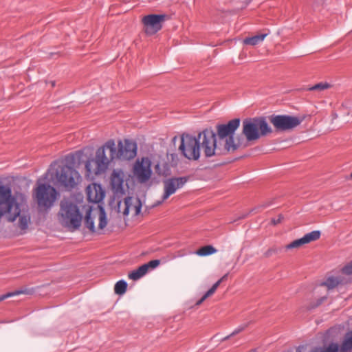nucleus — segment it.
Masks as SVG:
<instances>
[{"instance_id": "1", "label": "nucleus", "mask_w": 352, "mask_h": 352, "mask_svg": "<svg viewBox=\"0 0 352 352\" xmlns=\"http://www.w3.org/2000/svg\"><path fill=\"white\" fill-rule=\"evenodd\" d=\"M137 144L130 140L118 141V147L113 140H108L102 147L97 149L96 157L88 160L85 168L88 174L98 175L104 172L109 163L117 159L131 160L137 154Z\"/></svg>"}, {"instance_id": "2", "label": "nucleus", "mask_w": 352, "mask_h": 352, "mask_svg": "<svg viewBox=\"0 0 352 352\" xmlns=\"http://www.w3.org/2000/svg\"><path fill=\"white\" fill-rule=\"evenodd\" d=\"M241 123L240 118H234L226 124L216 126L214 135L228 154L234 153L241 146L239 138L235 140L234 134Z\"/></svg>"}, {"instance_id": "3", "label": "nucleus", "mask_w": 352, "mask_h": 352, "mask_svg": "<svg viewBox=\"0 0 352 352\" xmlns=\"http://www.w3.org/2000/svg\"><path fill=\"white\" fill-rule=\"evenodd\" d=\"M200 151H202L206 158L220 157L228 155L214 135V131L206 128L199 133Z\"/></svg>"}, {"instance_id": "4", "label": "nucleus", "mask_w": 352, "mask_h": 352, "mask_svg": "<svg viewBox=\"0 0 352 352\" xmlns=\"http://www.w3.org/2000/svg\"><path fill=\"white\" fill-rule=\"evenodd\" d=\"M60 220L67 228L78 229L81 225L82 214L77 204L69 198H64L60 201Z\"/></svg>"}, {"instance_id": "5", "label": "nucleus", "mask_w": 352, "mask_h": 352, "mask_svg": "<svg viewBox=\"0 0 352 352\" xmlns=\"http://www.w3.org/2000/svg\"><path fill=\"white\" fill-rule=\"evenodd\" d=\"M179 151L188 160H198L201 155L199 134L197 136L183 134L181 137Z\"/></svg>"}, {"instance_id": "6", "label": "nucleus", "mask_w": 352, "mask_h": 352, "mask_svg": "<svg viewBox=\"0 0 352 352\" xmlns=\"http://www.w3.org/2000/svg\"><path fill=\"white\" fill-rule=\"evenodd\" d=\"M57 183L60 186H63L68 190L74 188L80 176L78 172L68 165L59 166L55 173Z\"/></svg>"}, {"instance_id": "7", "label": "nucleus", "mask_w": 352, "mask_h": 352, "mask_svg": "<svg viewBox=\"0 0 352 352\" xmlns=\"http://www.w3.org/2000/svg\"><path fill=\"white\" fill-rule=\"evenodd\" d=\"M57 191L50 184H38L35 189V199L41 208L50 209L55 202Z\"/></svg>"}, {"instance_id": "8", "label": "nucleus", "mask_w": 352, "mask_h": 352, "mask_svg": "<svg viewBox=\"0 0 352 352\" xmlns=\"http://www.w3.org/2000/svg\"><path fill=\"white\" fill-rule=\"evenodd\" d=\"M270 122L279 131L292 129L300 124V120L289 115H272L270 117Z\"/></svg>"}, {"instance_id": "9", "label": "nucleus", "mask_w": 352, "mask_h": 352, "mask_svg": "<svg viewBox=\"0 0 352 352\" xmlns=\"http://www.w3.org/2000/svg\"><path fill=\"white\" fill-rule=\"evenodd\" d=\"M16 204L18 203L12 196L10 187L0 184V218L8 212H11Z\"/></svg>"}, {"instance_id": "10", "label": "nucleus", "mask_w": 352, "mask_h": 352, "mask_svg": "<svg viewBox=\"0 0 352 352\" xmlns=\"http://www.w3.org/2000/svg\"><path fill=\"white\" fill-rule=\"evenodd\" d=\"M189 177H173L164 180V194L162 201L166 200L170 195L175 193L177 190L180 189L188 182Z\"/></svg>"}, {"instance_id": "11", "label": "nucleus", "mask_w": 352, "mask_h": 352, "mask_svg": "<svg viewBox=\"0 0 352 352\" xmlns=\"http://www.w3.org/2000/svg\"><path fill=\"white\" fill-rule=\"evenodd\" d=\"M133 173L140 183L148 181L152 175L151 160L148 157H142L141 161H138L134 166Z\"/></svg>"}, {"instance_id": "12", "label": "nucleus", "mask_w": 352, "mask_h": 352, "mask_svg": "<svg viewBox=\"0 0 352 352\" xmlns=\"http://www.w3.org/2000/svg\"><path fill=\"white\" fill-rule=\"evenodd\" d=\"M8 220L10 222H13L16 219L19 218V227L21 230H25L28 227V224L30 221V215L28 210L21 208V204H16L14 206L13 210L11 212H8Z\"/></svg>"}, {"instance_id": "13", "label": "nucleus", "mask_w": 352, "mask_h": 352, "mask_svg": "<svg viewBox=\"0 0 352 352\" xmlns=\"http://www.w3.org/2000/svg\"><path fill=\"white\" fill-rule=\"evenodd\" d=\"M166 17V14H148L145 16L142 22L147 34H154L162 28V22Z\"/></svg>"}, {"instance_id": "14", "label": "nucleus", "mask_w": 352, "mask_h": 352, "mask_svg": "<svg viewBox=\"0 0 352 352\" xmlns=\"http://www.w3.org/2000/svg\"><path fill=\"white\" fill-rule=\"evenodd\" d=\"M242 127V133L248 142L254 141L261 138L255 118L245 119L243 121Z\"/></svg>"}, {"instance_id": "15", "label": "nucleus", "mask_w": 352, "mask_h": 352, "mask_svg": "<svg viewBox=\"0 0 352 352\" xmlns=\"http://www.w3.org/2000/svg\"><path fill=\"white\" fill-rule=\"evenodd\" d=\"M87 199L89 202L98 204L105 196V192L100 184H94L87 188Z\"/></svg>"}, {"instance_id": "16", "label": "nucleus", "mask_w": 352, "mask_h": 352, "mask_svg": "<svg viewBox=\"0 0 352 352\" xmlns=\"http://www.w3.org/2000/svg\"><path fill=\"white\" fill-rule=\"evenodd\" d=\"M123 183V172L121 170H114L111 177V184L115 194H124Z\"/></svg>"}, {"instance_id": "17", "label": "nucleus", "mask_w": 352, "mask_h": 352, "mask_svg": "<svg viewBox=\"0 0 352 352\" xmlns=\"http://www.w3.org/2000/svg\"><path fill=\"white\" fill-rule=\"evenodd\" d=\"M255 121L256 122L258 130L259 131V134L261 136H265L269 133L272 132V128L268 124L266 121L265 118L264 117H256Z\"/></svg>"}, {"instance_id": "18", "label": "nucleus", "mask_w": 352, "mask_h": 352, "mask_svg": "<svg viewBox=\"0 0 352 352\" xmlns=\"http://www.w3.org/2000/svg\"><path fill=\"white\" fill-rule=\"evenodd\" d=\"M147 265L145 264L140 266L137 270L132 271L129 274V278L133 280H138L148 272Z\"/></svg>"}, {"instance_id": "19", "label": "nucleus", "mask_w": 352, "mask_h": 352, "mask_svg": "<svg viewBox=\"0 0 352 352\" xmlns=\"http://www.w3.org/2000/svg\"><path fill=\"white\" fill-rule=\"evenodd\" d=\"M307 243H308V233L305 234L302 238L294 240L292 243L287 244L284 247V249H285L286 250L291 249H298L302 245Z\"/></svg>"}, {"instance_id": "20", "label": "nucleus", "mask_w": 352, "mask_h": 352, "mask_svg": "<svg viewBox=\"0 0 352 352\" xmlns=\"http://www.w3.org/2000/svg\"><path fill=\"white\" fill-rule=\"evenodd\" d=\"M352 350V331L347 332L340 346V352H350Z\"/></svg>"}, {"instance_id": "21", "label": "nucleus", "mask_w": 352, "mask_h": 352, "mask_svg": "<svg viewBox=\"0 0 352 352\" xmlns=\"http://www.w3.org/2000/svg\"><path fill=\"white\" fill-rule=\"evenodd\" d=\"M267 34V33H264L257 34L251 37L245 38L243 40V43L245 45H250L252 46L256 45L261 43L265 39Z\"/></svg>"}, {"instance_id": "22", "label": "nucleus", "mask_w": 352, "mask_h": 352, "mask_svg": "<svg viewBox=\"0 0 352 352\" xmlns=\"http://www.w3.org/2000/svg\"><path fill=\"white\" fill-rule=\"evenodd\" d=\"M332 87V85L327 82H321L318 84H316L311 87H309V96L311 95L313 96L314 92H318L320 94V92L327 90L328 89H330Z\"/></svg>"}, {"instance_id": "23", "label": "nucleus", "mask_w": 352, "mask_h": 352, "mask_svg": "<svg viewBox=\"0 0 352 352\" xmlns=\"http://www.w3.org/2000/svg\"><path fill=\"white\" fill-rule=\"evenodd\" d=\"M217 252V250L212 245H205L199 249L195 254L199 256H206L211 255Z\"/></svg>"}, {"instance_id": "24", "label": "nucleus", "mask_w": 352, "mask_h": 352, "mask_svg": "<svg viewBox=\"0 0 352 352\" xmlns=\"http://www.w3.org/2000/svg\"><path fill=\"white\" fill-rule=\"evenodd\" d=\"M127 285L128 284L124 280H118L115 285V293L118 295H123L126 291Z\"/></svg>"}, {"instance_id": "25", "label": "nucleus", "mask_w": 352, "mask_h": 352, "mask_svg": "<svg viewBox=\"0 0 352 352\" xmlns=\"http://www.w3.org/2000/svg\"><path fill=\"white\" fill-rule=\"evenodd\" d=\"M98 208L100 209L98 228L102 230L104 228L107 224V218L103 206H98Z\"/></svg>"}, {"instance_id": "26", "label": "nucleus", "mask_w": 352, "mask_h": 352, "mask_svg": "<svg viewBox=\"0 0 352 352\" xmlns=\"http://www.w3.org/2000/svg\"><path fill=\"white\" fill-rule=\"evenodd\" d=\"M85 225L91 232H94L96 231L94 219L91 217V211L89 210L85 215Z\"/></svg>"}, {"instance_id": "27", "label": "nucleus", "mask_w": 352, "mask_h": 352, "mask_svg": "<svg viewBox=\"0 0 352 352\" xmlns=\"http://www.w3.org/2000/svg\"><path fill=\"white\" fill-rule=\"evenodd\" d=\"M248 327V324H241L239 325L238 327H236L230 334L222 338L221 340H220V342H223L224 341H226L228 340V339H230V338L239 334V333H241V331H243L244 329H245V328Z\"/></svg>"}, {"instance_id": "28", "label": "nucleus", "mask_w": 352, "mask_h": 352, "mask_svg": "<svg viewBox=\"0 0 352 352\" xmlns=\"http://www.w3.org/2000/svg\"><path fill=\"white\" fill-rule=\"evenodd\" d=\"M340 282V280L336 277H329L323 283L328 289H333L336 287Z\"/></svg>"}, {"instance_id": "29", "label": "nucleus", "mask_w": 352, "mask_h": 352, "mask_svg": "<svg viewBox=\"0 0 352 352\" xmlns=\"http://www.w3.org/2000/svg\"><path fill=\"white\" fill-rule=\"evenodd\" d=\"M28 292L27 289H19V290H16L12 292H8L6 294L0 295V302L6 300V298H10V297H12V296L19 295L21 294H28Z\"/></svg>"}, {"instance_id": "30", "label": "nucleus", "mask_w": 352, "mask_h": 352, "mask_svg": "<svg viewBox=\"0 0 352 352\" xmlns=\"http://www.w3.org/2000/svg\"><path fill=\"white\" fill-rule=\"evenodd\" d=\"M124 204L125 208L123 211V214L124 216H128L129 214L130 208L132 205V197H127L124 199Z\"/></svg>"}, {"instance_id": "31", "label": "nucleus", "mask_w": 352, "mask_h": 352, "mask_svg": "<svg viewBox=\"0 0 352 352\" xmlns=\"http://www.w3.org/2000/svg\"><path fill=\"white\" fill-rule=\"evenodd\" d=\"M219 285H220V281H217L212 286V287L206 292V294L204 295V298H207L208 297H209L210 296L213 294L215 292L217 287L219 286Z\"/></svg>"}, {"instance_id": "32", "label": "nucleus", "mask_w": 352, "mask_h": 352, "mask_svg": "<svg viewBox=\"0 0 352 352\" xmlns=\"http://www.w3.org/2000/svg\"><path fill=\"white\" fill-rule=\"evenodd\" d=\"M219 285H220V281H217L212 286V287L206 292V294L204 295V298H207L208 297H209L210 296L213 294L215 292L217 287L219 286Z\"/></svg>"}, {"instance_id": "33", "label": "nucleus", "mask_w": 352, "mask_h": 352, "mask_svg": "<svg viewBox=\"0 0 352 352\" xmlns=\"http://www.w3.org/2000/svg\"><path fill=\"white\" fill-rule=\"evenodd\" d=\"M160 261L158 259H155V260L150 261L149 262L145 263V265H147V269L148 270L149 268L155 269L160 265Z\"/></svg>"}, {"instance_id": "34", "label": "nucleus", "mask_w": 352, "mask_h": 352, "mask_svg": "<svg viewBox=\"0 0 352 352\" xmlns=\"http://www.w3.org/2000/svg\"><path fill=\"white\" fill-rule=\"evenodd\" d=\"M320 237V232L315 230L309 232V241L318 240Z\"/></svg>"}, {"instance_id": "35", "label": "nucleus", "mask_w": 352, "mask_h": 352, "mask_svg": "<svg viewBox=\"0 0 352 352\" xmlns=\"http://www.w3.org/2000/svg\"><path fill=\"white\" fill-rule=\"evenodd\" d=\"M280 251H281V249H278V248H270L269 250H267L264 253V255L266 257H269V256H271L272 255H273L274 254L278 253Z\"/></svg>"}, {"instance_id": "36", "label": "nucleus", "mask_w": 352, "mask_h": 352, "mask_svg": "<svg viewBox=\"0 0 352 352\" xmlns=\"http://www.w3.org/2000/svg\"><path fill=\"white\" fill-rule=\"evenodd\" d=\"M134 208H135V214L138 215L140 213L141 209H142V202L139 198L136 199V203L134 206Z\"/></svg>"}, {"instance_id": "37", "label": "nucleus", "mask_w": 352, "mask_h": 352, "mask_svg": "<svg viewBox=\"0 0 352 352\" xmlns=\"http://www.w3.org/2000/svg\"><path fill=\"white\" fill-rule=\"evenodd\" d=\"M343 273L346 274H352V263H349V265H346L342 269Z\"/></svg>"}, {"instance_id": "38", "label": "nucleus", "mask_w": 352, "mask_h": 352, "mask_svg": "<svg viewBox=\"0 0 352 352\" xmlns=\"http://www.w3.org/2000/svg\"><path fill=\"white\" fill-rule=\"evenodd\" d=\"M283 216L282 214H279L277 218L272 219L271 223L273 225H276V224L280 223L281 221L283 220Z\"/></svg>"}, {"instance_id": "39", "label": "nucleus", "mask_w": 352, "mask_h": 352, "mask_svg": "<svg viewBox=\"0 0 352 352\" xmlns=\"http://www.w3.org/2000/svg\"><path fill=\"white\" fill-rule=\"evenodd\" d=\"M155 171L157 173L158 175H165V172L164 171H162L161 169H160V163L156 164V166L155 167Z\"/></svg>"}, {"instance_id": "40", "label": "nucleus", "mask_w": 352, "mask_h": 352, "mask_svg": "<svg viewBox=\"0 0 352 352\" xmlns=\"http://www.w3.org/2000/svg\"><path fill=\"white\" fill-rule=\"evenodd\" d=\"M324 298H325V297H322V298H320V299L318 300L317 303H316V305H311V307H318V305H320L323 302V300H324Z\"/></svg>"}, {"instance_id": "41", "label": "nucleus", "mask_w": 352, "mask_h": 352, "mask_svg": "<svg viewBox=\"0 0 352 352\" xmlns=\"http://www.w3.org/2000/svg\"><path fill=\"white\" fill-rule=\"evenodd\" d=\"M270 205H272L271 203L266 202V203L261 205L258 208H267V207L270 206Z\"/></svg>"}, {"instance_id": "42", "label": "nucleus", "mask_w": 352, "mask_h": 352, "mask_svg": "<svg viewBox=\"0 0 352 352\" xmlns=\"http://www.w3.org/2000/svg\"><path fill=\"white\" fill-rule=\"evenodd\" d=\"M228 274H226L218 281H220V283H221L222 281H223L224 280H226L228 278Z\"/></svg>"}, {"instance_id": "43", "label": "nucleus", "mask_w": 352, "mask_h": 352, "mask_svg": "<svg viewBox=\"0 0 352 352\" xmlns=\"http://www.w3.org/2000/svg\"><path fill=\"white\" fill-rule=\"evenodd\" d=\"M206 299V298H204V296H203L201 297V298L197 302V305H199L201 304Z\"/></svg>"}, {"instance_id": "44", "label": "nucleus", "mask_w": 352, "mask_h": 352, "mask_svg": "<svg viewBox=\"0 0 352 352\" xmlns=\"http://www.w3.org/2000/svg\"><path fill=\"white\" fill-rule=\"evenodd\" d=\"M164 201H162V199L161 201H158L156 204H155V206H158L160 204H161L162 203H163Z\"/></svg>"}, {"instance_id": "45", "label": "nucleus", "mask_w": 352, "mask_h": 352, "mask_svg": "<svg viewBox=\"0 0 352 352\" xmlns=\"http://www.w3.org/2000/svg\"><path fill=\"white\" fill-rule=\"evenodd\" d=\"M248 352H256V349H253L250 350Z\"/></svg>"}, {"instance_id": "46", "label": "nucleus", "mask_w": 352, "mask_h": 352, "mask_svg": "<svg viewBox=\"0 0 352 352\" xmlns=\"http://www.w3.org/2000/svg\"><path fill=\"white\" fill-rule=\"evenodd\" d=\"M296 352H301V347H298V349L296 350Z\"/></svg>"}, {"instance_id": "47", "label": "nucleus", "mask_w": 352, "mask_h": 352, "mask_svg": "<svg viewBox=\"0 0 352 352\" xmlns=\"http://www.w3.org/2000/svg\"><path fill=\"white\" fill-rule=\"evenodd\" d=\"M51 84H52V87H54V86H55V82H54V81H52V82H51Z\"/></svg>"}, {"instance_id": "48", "label": "nucleus", "mask_w": 352, "mask_h": 352, "mask_svg": "<svg viewBox=\"0 0 352 352\" xmlns=\"http://www.w3.org/2000/svg\"><path fill=\"white\" fill-rule=\"evenodd\" d=\"M311 113H314V114H315V113H316V111H311Z\"/></svg>"}, {"instance_id": "49", "label": "nucleus", "mask_w": 352, "mask_h": 352, "mask_svg": "<svg viewBox=\"0 0 352 352\" xmlns=\"http://www.w3.org/2000/svg\"><path fill=\"white\" fill-rule=\"evenodd\" d=\"M350 177H351V179H352V173H351V175H350Z\"/></svg>"}]
</instances>
